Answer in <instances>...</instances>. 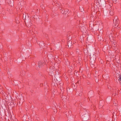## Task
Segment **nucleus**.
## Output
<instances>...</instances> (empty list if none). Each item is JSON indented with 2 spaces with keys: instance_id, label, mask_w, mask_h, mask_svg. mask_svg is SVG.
<instances>
[{
  "instance_id": "1",
  "label": "nucleus",
  "mask_w": 121,
  "mask_h": 121,
  "mask_svg": "<svg viewBox=\"0 0 121 121\" xmlns=\"http://www.w3.org/2000/svg\"><path fill=\"white\" fill-rule=\"evenodd\" d=\"M45 64L43 61H40L38 63V66L39 68L41 67Z\"/></svg>"
},
{
  "instance_id": "2",
  "label": "nucleus",
  "mask_w": 121,
  "mask_h": 121,
  "mask_svg": "<svg viewBox=\"0 0 121 121\" xmlns=\"http://www.w3.org/2000/svg\"><path fill=\"white\" fill-rule=\"evenodd\" d=\"M54 67L52 66H50V70L49 72L51 74H53L54 73L53 71L54 70Z\"/></svg>"
},
{
  "instance_id": "3",
  "label": "nucleus",
  "mask_w": 121,
  "mask_h": 121,
  "mask_svg": "<svg viewBox=\"0 0 121 121\" xmlns=\"http://www.w3.org/2000/svg\"><path fill=\"white\" fill-rule=\"evenodd\" d=\"M117 18H118L117 17H114V19H115V21H116L115 22H116V24L117 23H118V21L117 20ZM117 26H118L117 25V24H116V25H115V27H117Z\"/></svg>"
},
{
  "instance_id": "4",
  "label": "nucleus",
  "mask_w": 121,
  "mask_h": 121,
  "mask_svg": "<svg viewBox=\"0 0 121 121\" xmlns=\"http://www.w3.org/2000/svg\"><path fill=\"white\" fill-rule=\"evenodd\" d=\"M68 10L67 9H66L64 11H63V10H62V11L61 13H65V14H66V13H68Z\"/></svg>"
},
{
  "instance_id": "5",
  "label": "nucleus",
  "mask_w": 121,
  "mask_h": 121,
  "mask_svg": "<svg viewBox=\"0 0 121 121\" xmlns=\"http://www.w3.org/2000/svg\"><path fill=\"white\" fill-rule=\"evenodd\" d=\"M13 1L12 0V1H10L9 2V4L11 6H12L13 5Z\"/></svg>"
},
{
  "instance_id": "6",
  "label": "nucleus",
  "mask_w": 121,
  "mask_h": 121,
  "mask_svg": "<svg viewBox=\"0 0 121 121\" xmlns=\"http://www.w3.org/2000/svg\"><path fill=\"white\" fill-rule=\"evenodd\" d=\"M118 80L119 81H121V75H119V76L118 77Z\"/></svg>"
},
{
  "instance_id": "7",
  "label": "nucleus",
  "mask_w": 121,
  "mask_h": 121,
  "mask_svg": "<svg viewBox=\"0 0 121 121\" xmlns=\"http://www.w3.org/2000/svg\"><path fill=\"white\" fill-rule=\"evenodd\" d=\"M80 9L81 10V11L82 12L84 10L82 8H80Z\"/></svg>"
},
{
  "instance_id": "8",
  "label": "nucleus",
  "mask_w": 121,
  "mask_h": 121,
  "mask_svg": "<svg viewBox=\"0 0 121 121\" xmlns=\"http://www.w3.org/2000/svg\"><path fill=\"white\" fill-rule=\"evenodd\" d=\"M69 43H68V47H70V46H71V45L70 44L69 45Z\"/></svg>"
},
{
  "instance_id": "9",
  "label": "nucleus",
  "mask_w": 121,
  "mask_h": 121,
  "mask_svg": "<svg viewBox=\"0 0 121 121\" xmlns=\"http://www.w3.org/2000/svg\"><path fill=\"white\" fill-rule=\"evenodd\" d=\"M1 92L2 93V90L1 89H0V92L1 93Z\"/></svg>"
},
{
  "instance_id": "10",
  "label": "nucleus",
  "mask_w": 121,
  "mask_h": 121,
  "mask_svg": "<svg viewBox=\"0 0 121 121\" xmlns=\"http://www.w3.org/2000/svg\"><path fill=\"white\" fill-rule=\"evenodd\" d=\"M110 14L111 15L113 14V13H112H112L110 12Z\"/></svg>"
},
{
  "instance_id": "11",
  "label": "nucleus",
  "mask_w": 121,
  "mask_h": 121,
  "mask_svg": "<svg viewBox=\"0 0 121 121\" xmlns=\"http://www.w3.org/2000/svg\"><path fill=\"white\" fill-rule=\"evenodd\" d=\"M112 10H111V9L110 10V12H112Z\"/></svg>"
},
{
  "instance_id": "12",
  "label": "nucleus",
  "mask_w": 121,
  "mask_h": 121,
  "mask_svg": "<svg viewBox=\"0 0 121 121\" xmlns=\"http://www.w3.org/2000/svg\"><path fill=\"white\" fill-rule=\"evenodd\" d=\"M119 82H120V84H121V81H120Z\"/></svg>"
},
{
  "instance_id": "13",
  "label": "nucleus",
  "mask_w": 121,
  "mask_h": 121,
  "mask_svg": "<svg viewBox=\"0 0 121 121\" xmlns=\"http://www.w3.org/2000/svg\"><path fill=\"white\" fill-rule=\"evenodd\" d=\"M29 26V25L28 24V26Z\"/></svg>"
},
{
  "instance_id": "14",
  "label": "nucleus",
  "mask_w": 121,
  "mask_h": 121,
  "mask_svg": "<svg viewBox=\"0 0 121 121\" xmlns=\"http://www.w3.org/2000/svg\"><path fill=\"white\" fill-rule=\"evenodd\" d=\"M56 78V80L57 81V79Z\"/></svg>"
},
{
  "instance_id": "15",
  "label": "nucleus",
  "mask_w": 121,
  "mask_h": 121,
  "mask_svg": "<svg viewBox=\"0 0 121 121\" xmlns=\"http://www.w3.org/2000/svg\"><path fill=\"white\" fill-rule=\"evenodd\" d=\"M26 24V26H27V24Z\"/></svg>"
},
{
  "instance_id": "16",
  "label": "nucleus",
  "mask_w": 121,
  "mask_h": 121,
  "mask_svg": "<svg viewBox=\"0 0 121 121\" xmlns=\"http://www.w3.org/2000/svg\"><path fill=\"white\" fill-rule=\"evenodd\" d=\"M115 43H114V44H115Z\"/></svg>"
}]
</instances>
